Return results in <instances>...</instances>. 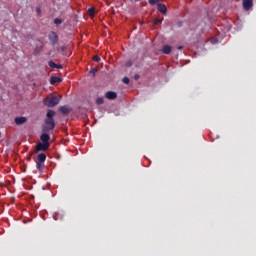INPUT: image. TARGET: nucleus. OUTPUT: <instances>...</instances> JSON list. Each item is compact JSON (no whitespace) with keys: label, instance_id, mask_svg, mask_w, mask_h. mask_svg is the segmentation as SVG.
<instances>
[{"label":"nucleus","instance_id":"nucleus-1","mask_svg":"<svg viewBox=\"0 0 256 256\" xmlns=\"http://www.w3.org/2000/svg\"><path fill=\"white\" fill-rule=\"evenodd\" d=\"M55 111L48 110L46 114V119L44 120L45 125L42 126L43 133H49V131H53L55 129Z\"/></svg>","mask_w":256,"mask_h":256},{"label":"nucleus","instance_id":"nucleus-2","mask_svg":"<svg viewBox=\"0 0 256 256\" xmlns=\"http://www.w3.org/2000/svg\"><path fill=\"white\" fill-rule=\"evenodd\" d=\"M60 101L61 97L59 96H48L44 99L43 103L45 107H57Z\"/></svg>","mask_w":256,"mask_h":256},{"label":"nucleus","instance_id":"nucleus-3","mask_svg":"<svg viewBox=\"0 0 256 256\" xmlns=\"http://www.w3.org/2000/svg\"><path fill=\"white\" fill-rule=\"evenodd\" d=\"M48 39L53 45H57V43H59V36L57 35V32L51 31L48 35Z\"/></svg>","mask_w":256,"mask_h":256},{"label":"nucleus","instance_id":"nucleus-4","mask_svg":"<svg viewBox=\"0 0 256 256\" xmlns=\"http://www.w3.org/2000/svg\"><path fill=\"white\" fill-rule=\"evenodd\" d=\"M51 144H47L45 142H38L36 144V150L37 151H47V149H49Z\"/></svg>","mask_w":256,"mask_h":256},{"label":"nucleus","instance_id":"nucleus-5","mask_svg":"<svg viewBox=\"0 0 256 256\" xmlns=\"http://www.w3.org/2000/svg\"><path fill=\"white\" fill-rule=\"evenodd\" d=\"M40 141H42V143L50 145L49 141H51V136L47 134V132H43L40 136Z\"/></svg>","mask_w":256,"mask_h":256},{"label":"nucleus","instance_id":"nucleus-6","mask_svg":"<svg viewBox=\"0 0 256 256\" xmlns=\"http://www.w3.org/2000/svg\"><path fill=\"white\" fill-rule=\"evenodd\" d=\"M14 123L16 125H24V123H27V118L25 116L16 117Z\"/></svg>","mask_w":256,"mask_h":256},{"label":"nucleus","instance_id":"nucleus-7","mask_svg":"<svg viewBox=\"0 0 256 256\" xmlns=\"http://www.w3.org/2000/svg\"><path fill=\"white\" fill-rule=\"evenodd\" d=\"M253 7V0H243V8L245 11H249Z\"/></svg>","mask_w":256,"mask_h":256},{"label":"nucleus","instance_id":"nucleus-8","mask_svg":"<svg viewBox=\"0 0 256 256\" xmlns=\"http://www.w3.org/2000/svg\"><path fill=\"white\" fill-rule=\"evenodd\" d=\"M105 97H106V99H110L111 101H113L117 97V92L108 91V92H106Z\"/></svg>","mask_w":256,"mask_h":256},{"label":"nucleus","instance_id":"nucleus-9","mask_svg":"<svg viewBox=\"0 0 256 256\" xmlns=\"http://www.w3.org/2000/svg\"><path fill=\"white\" fill-rule=\"evenodd\" d=\"M157 7H158V11L163 15L167 13V6H165V4L158 3Z\"/></svg>","mask_w":256,"mask_h":256},{"label":"nucleus","instance_id":"nucleus-10","mask_svg":"<svg viewBox=\"0 0 256 256\" xmlns=\"http://www.w3.org/2000/svg\"><path fill=\"white\" fill-rule=\"evenodd\" d=\"M45 161H47V155L45 153L38 154L36 162L45 163Z\"/></svg>","mask_w":256,"mask_h":256},{"label":"nucleus","instance_id":"nucleus-11","mask_svg":"<svg viewBox=\"0 0 256 256\" xmlns=\"http://www.w3.org/2000/svg\"><path fill=\"white\" fill-rule=\"evenodd\" d=\"M171 51H173V48L169 45H164L162 47V53H164V55H169Z\"/></svg>","mask_w":256,"mask_h":256},{"label":"nucleus","instance_id":"nucleus-12","mask_svg":"<svg viewBox=\"0 0 256 256\" xmlns=\"http://www.w3.org/2000/svg\"><path fill=\"white\" fill-rule=\"evenodd\" d=\"M59 111L63 114V115H69L71 113V108L67 107V106H61Z\"/></svg>","mask_w":256,"mask_h":256},{"label":"nucleus","instance_id":"nucleus-13","mask_svg":"<svg viewBox=\"0 0 256 256\" xmlns=\"http://www.w3.org/2000/svg\"><path fill=\"white\" fill-rule=\"evenodd\" d=\"M61 78L57 77V76H53L50 78V83L51 85H55L56 83H61Z\"/></svg>","mask_w":256,"mask_h":256},{"label":"nucleus","instance_id":"nucleus-14","mask_svg":"<svg viewBox=\"0 0 256 256\" xmlns=\"http://www.w3.org/2000/svg\"><path fill=\"white\" fill-rule=\"evenodd\" d=\"M36 167L39 171H42V169L45 167V162H36Z\"/></svg>","mask_w":256,"mask_h":256},{"label":"nucleus","instance_id":"nucleus-15","mask_svg":"<svg viewBox=\"0 0 256 256\" xmlns=\"http://www.w3.org/2000/svg\"><path fill=\"white\" fill-rule=\"evenodd\" d=\"M88 15L90 17H95V8H89L88 9Z\"/></svg>","mask_w":256,"mask_h":256},{"label":"nucleus","instance_id":"nucleus-16","mask_svg":"<svg viewBox=\"0 0 256 256\" xmlns=\"http://www.w3.org/2000/svg\"><path fill=\"white\" fill-rule=\"evenodd\" d=\"M159 1L161 0H148L149 5H159Z\"/></svg>","mask_w":256,"mask_h":256},{"label":"nucleus","instance_id":"nucleus-17","mask_svg":"<svg viewBox=\"0 0 256 256\" xmlns=\"http://www.w3.org/2000/svg\"><path fill=\"white\" fill-rule=\"evenodd\" d=\"M48 65H49V67H51V69H56V67H57V64L53 61H49Z\"/></svg>","mask_w":256,"mask_h":256},{"label":"nucleus","instance_id":"nucleus-18","mask_svg":"<svg viewBox=\"0 0 256 256\" xmlns=\"http://www.w3.org/2000/svg\"><path fill=\"white\" fill-rule=\"evenodd\" d=\"M96 103L97 105H103L105 103V100L103 98H97Z\"/></svg>","mask_w":256,"mask_h":256},{"label":"nucleus","instance_id":"nucleus-19","mask_svg":"<svg viewBox=\"0 0 256 256\" xmlns=\"http://www.w3.org/2000/svg\"><path fill=\"white\" fill-rule=\"evenodd\" d=\"M161 23H163V20L159 19V18H156L154 20V25H161Z\"/></svg>","mask_w":256,"mask_h":256},{"label":"nucleus","instance_id":"nucleus-20","mask_svg":"<svg viewBox=\"0 0 256 256\" xmlns=\"http://www.w3.org/2000/svg\"><path fill=\"white\" fill-rule=\"evenodd\" d=\"M54 23H55V25H61V23H63V20H61V19H59V18H56V19L54 20Z\"/></svg>","mask_w":256,"mask_h":256},{"label":"nucleus","instance_id":"nucleus-21","mask_svg":"<svg viewBox=\"0 0 256 256\" xmlns=\"http://www.w3.org/2000/svg\"><path fill=\"white\" fill-rule=\"evenodd\" d=\"M123 83H125L126 85H129V77H124L122 79Z\"/></svg>","mask_w":256,"mask_h":256},{"label":"nucleus","instance_id":"nucleus-22","mask_svg":"<svg viewBox=\"0 0 256 256\" xmlns=\"http://www.w3.org/2000/svg\"><path fill=\"white\" fill-rule=\"evenodd\" d=\"M93 61H95L96 63H99V61H101V58L99 56H94Z\"/></svg>","mask_w":256,"mask_h":256},{"label":"nucleus","instance_id":"nucleus-23","mask_svg":"<svg viewBox=\"0 0 256 256\" xmlns=\"http://www.w3.org/2000/svg\"><path fill=\"white\" fill-rule=\"evenodd\" d=\"M90 73H91L92 75H95V74L97 73V68L91 69V70H90Z\"/></svg>","mask_w":256,"mask_h":256},{"label":"nucleus","instance_id":"nucleus-24","mask_svg":"<svg viewBox=\"0 0 256 256\" xmlns=\"http://www.w3.org/2000/svg\"><path fill=\"white\" fill-rule=\"evenodd\" d=\"M56 69H63V66L61 64H57Z\"/></svg>","mask_w":256,"mask_h":256},{"label":"nucleus","instance_id":"nucleus-25","mask_svg":"<svg viewBox=\"0 0 256 256\" xmlns=\"http://www.w3.org/2000/svg\"><path fill=\"white\" fill-rule=\"evenodd\" d=\"M36 11L38 14H41V8H37Z\"/></svg>","mask_w":256,"mask_h":256},{"label":"nucleus","instance_id":"nucleus-26","mask_svg":"<svg viewBox=\"0 0 256 256\" xmlns=\"http://www.w3.org/2000/svg\"><path fill=\"white\" fill-rule=\"evenodd\" d=\"M178 27H183V22H179Z\"/></svg>","mask_w":256,"mask_h":256},{"label":"nucleus","instance_id":"nucleus-27","mask_svg":"<svg viewBox=\"0 0 256 256\" xmlns=\"http://www.w3.org/2000/svg\"><path fill=\"white\" fill-rule=\"evenodd\" d=\"M177 49L181 51V49H183V46H178Z\"/></svg>","mask_w":256,"mask_h":256},{"label":"nucleus","instance_id":"nucleus-28","mask_svg":"<svg viewBox=\"0 0 256 256\" xmlns=\"http://www.w3.org/2000/svg\"><path fill=\"white\" fill-rule=\"evenodd\" d=\"M134 79H139V75H135V76H134Z\"/></svg>","mask_w":256,"mask_h":256},{"label":"nucleus","instance_id":"nucleus-29","mask_svg":"<svg viewBox=\"0 0 256 256\" xmlns=\"http://www.w3.org/2000/svg\"><path fill=\"white\" fill-rule=\"evenodd\" d=\"M62 51H65V46L62 47Z\"/></svg>","mask_w":256,"mask_h":256},{"label":"nucleus","instance_id":"nucleus-30","mask_svg":"<svg viewBox=\"0 0 256 256\" xmlns=\"http://www.w3.org/2000/svg\"><path fill=\"white\" fill-rule=\"evenodd\" d=\"M28 159H31V155H30V156H28Z\"/></svg>","mask_w":256,"mask_h":256},{"label":"nucleus","instance_id":"nucleus-31","mask_svg":"<svg viewBox=\"0 0 256 256\" xmlns=\"http://www.w3.org/2000/svg\"><path fill=\"white\" fill-rule=\"evenodd\" d=\"M28 159H31V155H30V156H28Z\"/></svg>","mask_w":256,"mask_h":256},{"label":"nucleus","instance_id":"nucleus-32","mask_svg":"<svg viewBox=\"0 0 256 256\" xmlns=\"http://www.w3.org/2000/svg\"><path fill=\"white\" fill-rule=\"evenodd\" d=\"M135 1H141V0H135Z\"/></svg>","mask_w":256,"mask_h":256}]
</instances>
